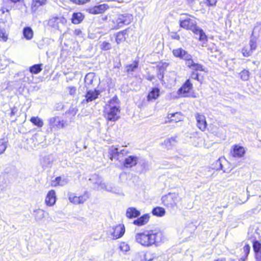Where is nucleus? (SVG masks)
Masks as SVG:
<instances>
[{
  "label": "nucleus",
  "mask_w": 261,
  "mask_h": 261,
  "mask_svg": "<svg viewBox=\"0 0 261 261\" xmlns=\"http://www.w3.org/2000/svg\"><path fill=\"white\" fill-rule=\"evenodd\" d=\"M162 232L156 229L145 230L136 233L135 240L141 245L148 247L155 245H159L163 241Z\"/></svg>",
  "instance_id": "1"
},
{
  "label": "nucleus",
  "mask_w": 261,
  "mask_h": 261,
  "mask_svg": "<svg viewBox=\"0 0 261 261\" xmlns=\"http://www.w3.org/2000/svg\"><path fill=\"white\" fill-rule=\"evenodd\" d=\"M76 111H77V110H76L74 108H72L71 109L69 110V112L71 113L72 114H73V115H74L76 114Z\"/></svg>",
  "instance_id": "55"
},
{
  "label": "nucleus",
  "mask_w": 261,
  "mask_h": 261,
  "mask_svg": "<svg viewBox=\"0 0 261 261\" xmlns=\"http://www.w3.org/2000/svg\"><path fill=\"white\" fill-rule=\"evenodd\" d=\"M250 250V246L248 244H245L244 246L243 247V252L244 254L243 255L245 256V257H247L248 254H249Z\"/></svg>",
  "instance_id": "44"
},
{
  "label": "nucleus",
  "mask_w": 261,
  "mask_h": 261,
  "mask_svg": "<svg viewBox=\"0 0 261 261\" xmlns=\"http://www.w3.org/2000/svg\"><path fill=\"white\" fill-rule=\"evenodd\" d=\"M74 35L76 36H81L82 35V31L80 29H76L74 31Z\"/></svg>",
  "instance_id": "54"
},
{
  "label": "nucleus",
  "mask_w": 261,
  "mask_h": 261,
  "mask_svg": "<svg viewBox=\"0 0 261 261\" xmlns=\"http://www.w3.org/2000/svg\"><path fill=\"white\" fill-rule=\"evenodd\" d=\"M99 94V91L94 90H88L85 95V99L82 101L83 103H88L92 101L98 97Z\"/></svg>",
  "instance_id": "17"
},
{
  "label": "nucleus",
  "mask_w": 261,
  "mask_h": 261,
  "mask_svg": "<svg viewBox=\"0 0 261 261\" xmlns=\"http://www.w3.org/2000/svg\"><path fill=\"white\" fill-rule=\"evenodd\" d=\"M46 0H33L32 6L38 7L45 4Z\"/></svg>",
  "instance_id": "40"
},
{
  "label": "nucleus",
  "mask_w": 261,
  "mask_h": 261,
  "mask_svg": "<svg viewBox=\"0 0 261 261\" xmlns=\"http://www.w3.org/2000/svg\"><path fill=\"white\" fill-rule=\"evenodd\" d=\"M53 161V158L50 155L42 157L40 160L41 164L44 167L50 166L51 165Z\"/></svg>",
  "instance_id": "28"
},
{
  "label": "nucleus",
  "mask_w": 261,
  "mask_h": 261,
  "mask_svg": "<svg viewBox=\"0 0 261 261\" xmlns=\"http://www.w3.org/2000/svg\"><path fill=\"white\" fill-rule=\"evenodd\" d=\"M106 117L109 121H115L119 118L120 105L118 98L115 96L109 102L106 109Z\"/></svg>",
  "instance_id": "2"
},
{
  "label": "nucleus",
  "mask_w": 261,
  "mask_h": 261,
  "mask_svg": "<svg viewBox=\"0 0 261 261\" xmlns=\"http://www.w3.org/2000/svg\"><path fill=\"white\" fill-rule=\"evenodd\" d=\"M187 1H189V2H191V1L192 2V0H187Z\"/></svg>",
  "instance_id": "62"
},
{
  "label": "nucleus",
  "mask_w": 261,
  "mask_h": 261,
  "mask_svg": "<svg viewBox=\"0 0 261 261\" xmlns=\"http://www.w3.org/2000/svg\"><path fill=\"white\" fill-rule=\"evenodd\" d=\"M84 16L81 12L74 13L72 17V22L74 24H79L82 21Z\"/></svg>",
  "instance_id": "29"
},
{
  "label": "nucleus",
  "mask_w": 261,
  "mask_h": 261,
  "mask_svg": "<svg viewBox=\"0 0 261 261\" xmlns=\"http://www.w3.org/2000/svg\"><path fill=\"white\" fill-rule=\"evenodd\" d=\"M109 8L108 4H103L90 7L86 10V12L91 14H99L103 13Z\"/></svg>",
  "instance_id": "13"
},
{
  "label": "nucleus",
  "mask_w": 261,
  "mask_h": 261,
  "mask_svg": "<svg viewBox=\"0 0 261 261\" xmlns=\"http://www.w3.org/2000/svg\"><path fill=\"white\" fill-rule=\"evenodd\" d=\"M138 67V63L134 62L133 64L127 65L126 66V71L128 73L132 72L135 70Z\"/></svg>",
  "instance_id": "38"
},
{
  "label": "nucleus",
  "mask_w": 261,
  "mask_h": 261,
  "mask_svg": "<svg viewBox=\"0 0 261 261\" xmlns=\"http://www.w3.org/2000/svg\"><path fill=\"white\" fill-rule=\"evenodd\" d=\"M33 31L30 27H25L23 30V35L27 40H31L33 37Z\"/></svg>",
  "instance_id": "30"
},
{
  "label": "nucleus",
  "mask_w": 261,
  "mask_h": 261,
  "mask_svg": "<svg viewBox=\"0 0 261 261\" xmlns=\"http://www.w3.org/2000/svg\"><path fill=\"white\" fill-rule=\"evenodd\" d=\"M69 181L67 178L65 177L59 176L51 181V185L53 187L63 186L66 185Z\"/></svg>",
  "instance_id": "21"
},
{
  "label": "nucleus",
  "mask_w": 261,
  "mask_h": 261,
  "mask_svg": "<svg viewBox=\"0 0 261 261\" xmlns=\"http://www.w3.org/2000/svg\"><path fill=\"white\" fill-rule=\"evenodd\" d=\"M70 95L74 96L76 93V88L75 87H68L67 88Z\"/></svg>",
  "instance_id": "51"
},
{
  "label": "nucleus",
  "mask_w": 261,
  "mask_h": 261,
  "mask_svg": "<svg viewBox=\"0 0 261 261\" xmlns=\"http://www.w3.org/2000/svg\"><path fill=\"white\" fill-rule=\"evenodd\" d=\"M138 161V158L135 155H129L126 157L124 160L122 159V161L120 162L123 164V166L126 168H130L135 166Z\"/></svg>",
  "instance_id": "14"
},
{
  "label": "nucleus",
  "mask_w": 261,
  "mask_h": 261,
  "mask_svg": "<svg viewBox=\"0 0 261 261\" xmlns=\"http://www.w3.org/2000/svg\"><path fill=\"white\" fill-rule=\"evenodd\" d=\"M247 257H245V256L243 255L242 257L239 259V261H245Z\"/></svg>",
  "instance_id": "56"
},
{
  "label": "nucleus",
  "mask_w": 261,
  "mask_h": 261,
  "mask_svg": "<svg viewBox=\"0 0 261 261\" xmlns=\"http://www.w3.org/2000/svg\"><path fill=\"white\" fill-rule=\"evenodd\" d=\"M56 201V193L54 190L48 192L46 197L45 202L47 205L52 206L55 204Z\"/></svg>",
  "instance_id": "20"
},
{
  "label": "nucleus",
  "mask_w": 261,
  "mask_h": 261,
  "mask_svg": "<svg viewBox=\"0 0 261 261\" xmlns=\"http://www.w3.org/2000/svg\"><path fill=\"white\" fill-rule=\"evenodd\" d=\"M254 30H255V28L254 29ZM254 32V30H253V32H252V35H253Z\"/></svg>",
  "instance_id": "61"
},
{
  "label": "nucleus",
  "mask_w": 261,
  "mask_h": 261,
  "mask_svg": "<svg viewBox=\"0 0 261 261\" xmlns=\"http://www.w3.org/2000/svg\"><path fill=\"white\" fill-rule=\"evenodd\" d=\"M70 2L77 4V5H83L87 2H90V0H70Z\"/></svg>",
  "instance_id": "49"
},
{
  "label": "nucleus",
  "mask_w": 261,
  "mask_h": 261,
  "mask_svg": "<svg viewBox=\"0 0 261 261\" xmlns=\"http://www.w3.org/2000/svg\"><path fill=\"white\" fill-rule=\"evenodd\" d=\"M242 53L243 54V56L247 57L251 56L252 53V51L250 49L248 50L246 48H243L242 50Z\"/></svg>",
  "instance_id": "48"
},
{
  "label": "nucleus",
  "mask_w": 261,
  "mask_h": 261,
  "mask_svg": "<svg viewBox=\"0 0 261 261\" xmlns=\"http://www.w3.org/2000/svg\"><path fill=\"white\" fill-rule=\"evenodd\" d=\"M180 27L193 31L197 26L196 18L191 15H183L179 19Z\"/></svg>",
  "instance_id": "3"
},
{
  "label": "nucleus",
  "mask_w": 261,
  "mask_h": 261,
  "mask_svg": "<svg viewBox=\"0 0 261 261\" xmlns=\"http://www.w3.org/2000/svg\"><path fill=\"white\" fill-rule=\"evenodd\" d=\"M67 22V20L63 16H53L48 20L47 24L51 28L60 30Z\"/></svg>",
  "instance_id": "6"
},
{
  "label": "nucleus",
  "mask_w": 261,
  "mask_h": 261,
  "mask_svg": "<svg viewBox=\"0 0 261 261\" xmlns=\"http://www.w3.org/2000/svg\"><path fill=\"white\" fill-rule=\"evenodd\" d=\"M231 153L233 157L241 158L245 154V150L243 147L236 145L233 146Z\"/></svg>",
  "instance_id": "19"
},
{
  "label": "nucleus",
  "mask_w": 261,
  "mask_h": 261,
  "mask_svg": "<svg viewBox=\"0 0 261 261\" xmlns=\"http://www.w3.org/2000/svg\"><path fill=\"white\" fill-rule=\"evenodd\" d=\"M119 248L121 250V251L124 252H126L129 250V246L125 243H121L119 246Z\"/></svg>",
  "instance_id": "45"
},
{
  "label": "nucleus",
  "mask_w": 261,
  "mask_h": 261,
  "mask_svg": "<svg viewBox=\"0 0 261 261\" xmlns=\"http://www.w3.org/2000/svg\"><path fill=\"white\" fill-rule=\"evenodd\" d=\"M225 161L224 158H219L217 160L215 163L216 168L217 170H223V167L222 165L223 162Z\"/></svg>",
  "instance_id": "37"
},
{
  "label": "nucleus",
  "mask_w": 261,
  "mask_h": 261,
  "mask_svg": "<svg viewBox=\"0 0 261 261\" xmlns=\"http://www.w3.org/2000/svg\"><path fill=\"white\" fill-rule=\"evenodd\" d=\"M208 6H213L217 3V0H205Z\"/></svg>",
  "instance_id": "52"
},
{
  "label": "nucleus",
  "mask_w": 261,
  "mask_h": 261,
  "mask_svg": "<svg viewBox=\"0 0 261 261\" xmlns=\"http://www.w3.org/2000/svg\"><path fill=\"white\" fill-rule=\"evenodd\" d=\"M10 1L14 3H16L17 2L20 1V0H10Z\"/></svg>",
  "instance_id": "59"
},
{
  "label": "nucleus",
  "mask_w": 261,
  "mask_h": 261,
  "mask_svg": "<svg viewBox=\"0 0 261 261\" xmlns=\"http://www.w3.org/2000/svg\"><path fill=\"white\" fill-rule=\"evenodd\" d=\"M256 261H261V252H255Z\"/></svg>",
  "instance_id": "53"
},
{
  "label": "nucleus",
  "mask_w": 261,
  "mask_h": 261,
  "mask_svg": "<svg viewBox=\"0 0 261 261\" xmlns=\"http://www.w3.org/2000/svg\"><path fill=\"white\" fill-rule=\"evenodd\" d=\"M172 38L177 40H179L180 39V37L176 34H175L174 36H173Z\"/></svg>",
  "instance_id": "57"
},
{
  "label": "nucleus",
  "mask_w": 261,
  "mask_h": 261,
  "mask_svg": "<svg viewBox=\"0 0 261 261\" xmlns=\"http://www.w3.org/2000/svg\"><path fill=\"white\" fill-rule=\"evenodd\" d=\"M4 31V30H2L1 27L0 26V32Z\"/></svg>",
  "instance_id": "60"
},
{
  "label": "nucleus",
  "mask_w": 261,
  "mask_h": 261,
  "mask_svg": "<svg viewBox=\"0 0 261 261\" xmlns=\"http://www.w3.org/2000/svg\"><path fill=\"white\" fill-rule=\"evenodd\" d=\"M171 74H172V75H174V73H173H173H171Z\"/></svg>",
  "instance_id": "63"
},
{
  "label": "nucleus",
  "mask_w": 261,
  "mask_h": 261,
  "mask_svg": "<svg viewBox=\"0 0 261 261\" xmlns=\"http://www.w3.org/2000/svg\"><path fill=\"white\" fill-rule=\"evenodd\" d=\"M193 88V84L190 79H188L184 84L177 91L178 95L180 97H188L190 90Z\"/></svg>",
  "instance_id": "12"
},
{
  "label": "nucleus",
  "mask_w": 261,
  "mask_h": 261,
  "mask_svg": "<svg viewBox=\"0 0 261 261\" xmlns=\"http://www.w3.org/2000/svg\"><path fill=\"white\" fill-rule=\"evenodd\" d=\"M93 179L95 180L93 183L95 184L97 190L102 189L107 191L110 192L114 193H119L120 190L117 189L115 187H113L110 185H107L105 183L103 182L102 179L101 177L97 175H94Z\"/></svg>",
  "instance_id": "5"
},
{
  "label": "nucleus",
  "mask_w": 261,
  "mask_h": 261,
  "mask_svg": "<svg viewBox=\"0 0 261 261\" xmlns=\"http://www.w3.org/2000/svg\"><path fill=\"white\" fill-rule=\"evenodd\" d=\"M240 74L242 80L246 81L249 80V71L248 70L244 69L240 72Z\"/></svg>",
  "instance_id": "36"
},
{
  "label": "nucleus",
  "mask_w": 261,
  "mask_h": 261,
  "mask_svg": "<svg viewBox=\"0 0 261 261\" xmlns=\"http://www.w3.org/2000/svg\"><path fill=\"white\" fill-rule=\"evenodd\" d=\"M196 36V38L202 43V46H204L207 41V37L203 31L197 27L193 31Z\"/></svg>",
  "instance_id": "15"
},
{
  "label": "nucleus",
  "mask_w": 261,
  "mask_h": 261,
  "mask_svg": "<svg viewBox=\"0 0 261 261\" xmlns=\"http://www.w3.org/2000/svg\"><path fill=\"white\" fill-rule=\"evenodd\" d=\"M172 53L175 57L179 58L184 60L187 58V56L190 55L187 51L181 48L174 49Z\"/></svg>",
  "instance_id": "22"
},
{
  "label": "nucleus",
  "mask_w": 261,
  "mask_h": 261,
  "mask_svg": "<svg viewBox=\"0 0 261 261\" xmlns=\"http://www.w3.org/2000/svg\"><path fill=\"white\" fill-rule=\"evenodd\" d=\"M160 96V89L158 88H153L151 91L148 93L147 96V100L151 101L155 100Z\"/></svg>",
  "instance_id": "27"
},
{
  "label": "nucleus",
  "mask_w": 261,
  "mask_h": 261,
  "mask_svg": "<svg viewBox=\"0 0 261 261\" xmlns=\"http://www.w3.org/2000/svg\"><path fill=\"white\" fill-rule=\"evenodd\" d=\"M133 19V16L132 14L128 13L118 14L117 18L116 19L117 28L121 27L124 24L128 25L130 24Z\"/></svg>",
  "instance_id": "9"
},
{
  "label": "nucleus",
  "mask_w": 261,
  "mask_h": 261,
  "mask_svg": "<svg viewBox=\"0 0 261 261\" xmlns=\"http://www.w3.org/2000/svg\"><path fill=\"white\" fill-rule=\"evenodd\" d=\"M181 200L178 194L169 193L163 196L162 198L163 204L167 207L173 208Z\"/></svg>",
  "instance_id": "4"
},
{
  "label": "nucleus",
  "mask_w": 261,
  "mask_h": 261,
  "mask_svg": "<svg viewBox=\"0 0 261 261\" xmlns=\"http://www.w3.org/2000/svg\"><path fill=\"white\" fill-rule=\"evenodd\" d=\"M186 65L188 68L192 70L203 71V66L195 62L192 58L191 55L187 56V58L185 60Z\"/></svg>",
  "instance_id": "10"
},
{
  "label": "nucleus",
  "mask_w": 261,
  "mask_h": 261,
  "mask_svg": "<svg viewBox=\"0 0 261 261\" xmlns=\"http://www.w3.org/2000/svg\"><path fill=\"white\" fill-rule=\"evenodd\" d=\"M195 118L197 122V126L201 131H204L207 127V123L205 117L202 114L196 113Z\"/></svg>",
  "instance_id": "16"
},
{
  "label": "nucleus",
  "mask_w": 261,
  "mask_h": 261,
  "mask_svg": "<svg viewBox=\"0 0 261 261\" xmlns=\"http://www.w3.org/2000/svg\"><path fill=\"white\" fill-rule=\"evenodd\" d=\"M249 44L250 46V50L252 51L256 49L257 45L256 40L254 39L251 38L250 39Z\"/></svg>",
  "instance_id": "46"
},
{
  "label": "nucleus",
  "mask_w": 261,
  "mask_h": 261,
  "mask_svg": "<svg viewBox=\"0 0 261 261\" xmlns=\"http://www.w3.org/2000/svg\"><path fill=\"white\" fill-rule=\"evenodd\" d=\"M44 211L41 209H38L34 211V214L36 220L39 221L44 218Z\"/></svg>",
  "instance_id": "34"
},
{
  "label": "nucleus",
  "mask_w": 261,
  "mask_h": 261,
  "mask_svg": "<svg viewBox=\"0 0 261 261\" xmlns=\"http://www.w3.org/2000/svg\"><path fill=\"white\" fill-rule=\"evenodd\" d=\"M8 37L7 35L5 34V31L3 32H0V41H6L7 40Z\"/></svg>",
  "instance_id": "50"
},
{
  "label": "nucleus",
  "mask_w": 261,
  "mask_h": 261,
  "mask_svg": "<svg viewBox=\"0 0 261 261\" xmlns=\"http://www.w3.org/2000/svg\"><path fill=\"white\" fill-rule=\"evenodd\" d=\"M69 201L75 205L83 204L89 198V193L87 191L80 196H76L74 193H70L68 194Z\"/></svg>",
  "instance_id": "8"
},
{
  "label": "nucleus",
  "mask_w": 261,
  "mask_h": 261,
  "mask_svg": "<svg viewBox=\"0 0 261 261\" xmlns=\"http://www.w3.org/2000/svg\"><path fill=\"white\" fill-rule=\"evenodd\" d=\"M140 215V212L135 207H128L126 211V216L128 218H136Z\"/></svg>",
  "instance_id": "26"
},
{
  "label": "nucleus",
  "mask_w": 261,
  "mask_h": 261,
  "mask_svg": "<svg viewBox=\"0 0 261 261\" xmlns=\"http://www.w3.org/2000/svg\"><path fill=\"white\" fill-rule=\"evenodd\" d=\"M182 117L180 113L176 112L174 114H169L167 116V120L165 121V123L177 122L181 120Z\"/></svg>",
  "instance_id": "23"
},
{
  "label": "nucleus",
  "mask_w": 261,
  "mask_h": 261,
  "mask_svg": "<svg viewBox=\"0 0 261 261\" xmlns=\"http://www.w3.org/2000/svg\"><path fill=\"white\" fill-rule=\"evenodd\" d=\"M125 228L123 225H117L113 228V231L111 234L113 239H117L121 237L124 233Z\"/></svg>",
  "instance_id": "18"
},
{
  "label": "nucleus",
  "mask_w": 261,
  "mask_h": 261,
  "mask_svg": "<svg viewBox=\"0 0 261 261\" xmlns=\"http://www.w3.org/2000/svg\"><path fill=\"white\" fill-rule=\"evenodd\" d=\"M149 219V215L148 214H145L137 219L134 221L133 223L137 226H142L146 224Z\"/></svg>",
  "instance_id": "25"
},
{
  "label": "nucleus",
  "mask_w": 261,
  "mask_h": 261,
  "mask_svg": "<svg viewBox=\"0 0 261 261\" xmlns=\"http://www.w3.org/2000/svg\"><path fill=\"white\" fill-rule=\"evenodd\" d=\"M100 48L104 50H108L111 48V45L107 42H103L100 44Z\"/></svg>",
  "instance_id": "42"
},
{
  "label": "nucleus",
  "mask_w": 261,
  "mask_h": 261,
  "mask_svg": "<svg viewBox=\"0 0 261 261\" xmlns=\"http://www.w3.org/2000/svg\"><path fill=\"white\" fill-rule=\"evenodd\" d=\"M42 64H35L30 67V71L33 74H38L42 70Z\"/></svg>",
  "instance_id": "33"
},
{
  "label": "nucleus",
  "mask_w": 261,
  "mask_h": 261,
  "mask_svg": "<svg viewBox=\"0 0 261 261\" xmlns=\"http://www.w3.org/2000/svg\"><path fill=\"white\" fill-rule=\"evenodd\" d=\"M128 153V150L126 149H123L119 151L118 149L114 146H112L109 151L111 160H116L119 162H121L122 160V158L126 155Z\"/></svg>",
  "instance_id": "7"
},
{
  "label": "nucleus",
  "mask_w": 261,
  "mask_h": 261,
  "mask_svg": "<svg viewBox=\"0 0 261 261\" xmlns=\"http://www.w3.org/2000/svg\"><path fill=\"white\" fill-rule=\"evenodd\" d=\"M253 248L255 253L261 252V243L257 241L254 242Z\"/></svg>",
  "instance_id": "39"
},
{
  "label": "nucleus",
  "mask_w": 261,
  "mask_h": 261,
  "mask_svg": "<svg viewBox=\"0 0 261 261\" xmlns=\"http://www.w3.org/2000/svg\"><path fill=\"white\" fill-rule=\"evenodd\" d=\"M125 33L124 32H120L116 35V42L117 44H120L125 40Z\"/></svg>",
  "instance_id": "35"
},
{
  "label": "nucleus",
  "mask_w": 261,
  "mask_h": 261,
  "mask_svg": "<svg viewBox=\"0 0 261 261\" xmlns=\"http://www.w3.org/2000/svg\"><path fill=\"white\" fill-rule=\"evenodd\" d=\"M30 121L39 127H41L43 125V120L38 117H32L30 119Z\"/></svg>",
  "instance_id": "32"
},
{
  "label": "nucleus",
  "mask_w": 261,
  "mask_h": 261,
  "mask_svg": "<svg viewBox=\"0 0 261 261\" xmlns=\"http://www.w3.org/2000/svg\"><path fill=\"white\" fill-rule=\"evenodd\" d=\"M14 114H15L14 109H12V110H11V115H14Z\"/></svg>",
  "instance_id": "58"
},
{
  "label": "nucleus",
  "mask_w": 261,
  "mask_h": 261,
  "mask_svg": "<svg viewBox=\"0 0 261 261\" xmlns=\"http://www.w3.org/2000/svg\"><path fill=\"white\" fill-rule=\"evenodd\" d=\"M93 77V75L91 73L87 74L85 77V82L86 84L89 85L92 84L93 80L92 79Z\"/></svg>",
  "instance_id": "41"
},
{
  "label": "nucleus",
  "mask_w": 261,
  "mask_h": 261,
  "mask_svg": "<svg viewBox=\"0 0 261 261\" xmlns=\"http://www.w3.org/2000/svg\"><path fill=\"white\" fill-rule=\"evenodd\" d=\"M48 121L51 130H56L64 127V121L58 116L49 118Z\"/></svg>",
  "instance_id": "11"
},
{
  "label": "nucleus",
  "mask_w": 261,
  "mask_h": 261,
  "mask_svg": "<svg viewBox=\"0 0 261 261\" xmlns=\"http://www.w3.org/2000/svg\"><path fill=\"white\" fill-rule=\"evenodd\" d=\"M176 137H171L165 139L162 145L167 149H170L176 145Z\"/></svg>",
  "instance_id": "24"
},
{
  "label": "nucleus",
  "mask_w": 261,
  "mask_h": 261,
  "mask_svg": "<svg viewBox=\"0 0 261 261\" xmlns=\"http://www.w3.org/2000/svg\"><path fill=\"white\" fill-rule=\"evenodd\" d=\"M197 71L196 70H193L191 73L190 77L192 79L196 80L197 81L201 82L199 78V74Z\"/></svg>",
  "instance_id": "47"
},
{
  "label": "nucleus",
  "mask_w": 261,
  "mask_h": 261,
  "mask_svg": "<svg viewBox=\"0 0 261 261\" xmlns=\"http://www.w3.org/2000/svg\"><path fill=\"white\" fill-rule=\"evenodd\" d=\"M152 214L158 217H162L165 214V210L161 207H156L153 209L152 211Z\"/></svg>",
  "instance_id": "31"
},
{
  "label": "nucleus",
  "mask_w": 261,
  "mask_h": 261,
  "mask_svg": "<svg viewBox=\"0 0 261 261\" xmlns=\"http://www.w3.org/2000/svg\"><path fill=\"white\" fill-rule=\"evenodd\" d=\"M7 148L6 142L4 140H0V154L4 152Z\"/></svg>",
  "instance_id": "43"
}]
</instances>
